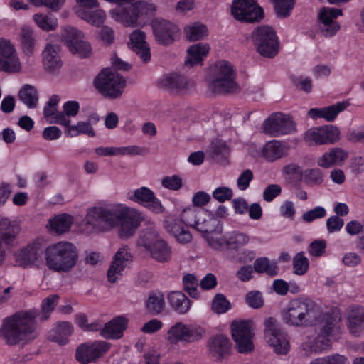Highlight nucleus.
<instances>
[{
    "instance_id": "nucleus-52",
    "label": "nucleus",
    "mask_w": 364,
    "mask_h": 364,
    "mask_svg": "<svg viewBox=\"0 0 364 364\" xmlns=\"http://www.w3.org/2000/svg\"><path fill=\"white\" fill-rule=\"evenodd\" d=\"M158 232L154 230H149L140 235L137 241V245L143 247L146 251L149 252L150 249L154 245L158 239Z\"/></svg>"
},
{
    "instance_id": "nucleus-31",
    "label": "nucleus",
    "mask_w": 364,
    "mask_h": 364,
    "mask_svg": "<svg viewBox=\"0 0 364 364\" xmlns=\"http://www.w3.org/2000/svg\"><path fill=\"white\" fill-rule=\"evenodd\" d=\"M348 153L341 148L333 147L318 159V165L328 168L333 166H340L347 159Z\"/></svg>"
},
{
    "instance_id": "nucleus-28",
    "label": "nucleus",
    "mask_w": 364,
    "mask_h": 364,
    "mask_svg": "<svg viewBox=\"0 0 364 364\" xmlns=\"http://www.w3.org/2000/svg\"><path fill=\"white\" fill-rule=\"evenodd\" d=\"M347 107L345 102H337L334 105L321 108H311L308 111V116L312 119H323L325 121L333 122L339 113Z\"/></svg>"
},
{
    "instance_id": "nucleus-53",
    "label": "nucleus",
    "mask_w": 364,
    "mask_h": 364,
    "mask_svg": "<svg viewBox=\"0 0 364 364\" xmlns=\"http://www.w3.org/2000/svg\"><path fill=\"white\" fill-rule=\"evenodd\" d=\"M342 15L343 12L341 9L323 7L318 13L319 23H323V22L326 23L337 22L336 21V18Z\"/></svg>"
},
{
    "instance_id": "nucleus-50",
    "label": "nucleus",
    "mask_w": 364,
    "mask_h": 364,
    "mask_svg": "<svg viewBox=\"0 0 364 364\" xmlns=\"http://www.w3.org/2000/svg\"><path fill=\"white\" fill-rule=\"evenodd\" d=\"M33 18L36 25L45 31H54L58 26L57 18L49 15L36 14L33 15Z\"/></svg>"
},
{
    "instance_id": "nucleus-56",
    "label": "nucleus",
    "mask_w": 364,
    "mask_h": 364,
    "mask_svg": "<svg viewBox=\"0 0 364 364\" xmlns=\"http://www.w3.org/2000/svg\"><path fill=\"white\" fill-rule=\"evenodd\" d=\"M231 308L230 303L223 294H218L212 302L213 311L218 314L227 312Z\"/></svg>"
},
{
    "instance_id": "nucleus-17",
    "label": "nucleus",
    "mask_w": 364,
    "mask_h": 364,
    "mask_svg": "<svg viewBox=\"0 0 364 364\" xmlns=\"http://www.w3.org/2000/svg\"><path fill=\"white\" fill-rule=\"evenodd\" d=\"M158 84L161 87L173 93H186L195 86L193 80L177 73L163 75L159 79Z\"/></svg>"
},
{
    "instance_id": "nucleus-59",
    "label": "nucleus",
    "mask_w": 364,
    "mask_h": 364,
    "mask_svg": "<svg viewBox=\"0 0 364 364\" xmlns=\"http://www.w3.org/2000/svg\"><path fill=\"white\" fill-rule=\"evenodd\" d=\"M309 259L302 252L296 254L293 259L294 273L298 275L304 274L309 269Z\"/></svg>"
},
{
    "instance_id": "nucleus-40",
    "label": "nucleus",
    "mask_w": 364,
    "mask_h": 364,
    "mask_svg": "<svg viewBox=\"0 0 364 364\" xmlns=\"http://www.w3.org/2000/svg\"><path fill=\"white\" fill-rule=\"evenodd\" d=\"M149 252L153 259L159 262H166L171 257V248L162 240L156 241Z\"/></svg>"
},
{
    "instance_id": "nucleus-12",
    "label": "nucleus",
    "mask_w": 364,
    "mask_h": 364,
    "mask_svg": "<svg viewBox=\"0 0 364 364\" xmlns=\"http://www.w3.org/2000/svg\"><path fill=\"white\" fill-rule=\"evenodd\" d=\"M340 131L333 125H324L309 129L304 134V141L310 146L333 144L340 139Z\"/></svg>"
},
{
    "instance_id": "nucleus-55",
    "label": "nucleus",
    "mask_w": 364,
    "mask_h": 364,
    "mask_svg": "<svg viewBox=\"0 0 364 364\" xmlns=\"http://www.w3.org/2000/svg\"><path fill=\"white\" fill-rule=\"evenodd\" d=\"M294 0H274L277 15L282 18L289 16L294 8Z\"/></svg>"
},
{
    "instance_id": "nucleus-10",
    "label": "nucleus",
    "mask_w": 364,
    "mask_h": 364,
    "mask_svg": "<svg viewBox=\"0 0 364 364\" xmlns=\"http://www.w3.org/2000/svg\"><path fill=\"white\" fill-rule=\"evenodd\" d=\"M204 333V329L200 326L188 325L179 321L169 328L166 339L173 345L180 342L193 343L200 340Z\"/></svg>"
},
{
    "instance_id": "nucleus-63",
    "label": "nucleus",
    "mask_w": 364,
    "mask_h": 364,
    "mask_svg": "<svg viewBox=\"0 0 364 364\" xmlns=\"http://www.w3.org/2000/svg\"><path fill=\"white\" fill-rule=\"evenodd\" d=\"M326 210L321 206H317L312 210L304 213L302 220L306 223H311L316 219L324 218Z\"/></svg>"
},
{
    "instance_id": "nucleus-45",
    "label": "nucleus",
    "mask_w": 364,
    "mask_h": 364,
    "mask_svg": "<svg viewBox=\"0 0 364 364\" xmlns=\"http://www.w3.org/2000/svg\"><path fill=\"white\" fill-rule=\"evenodd\" d=\"M184 33L187 40L196 41L208 35V28L200 23L194 22L185 27Z\"/></svg>"
},
{
    "instance_id": "nucleus-16",
    "label": "nucleus",
    "mask_w": 364,
    "mask_h": 364,
    "mask_svg": "<svg viewBox=\"0 0 364 364\" xmlns=\"http://www.w3.org/2000/svg\"><path fill=\"white\" fill-rule=\"evenodd\" d=\"M110 348V344L104 341L87 342L80 345L75 353L77 360L88 364L98 360Z\"/></svg>"
},
{
    "instance_id": "nucleus-42",
    "label": "nucleus",
    "mask_w": 364,
    "mask_h": 364,
    "mask_svg": "<svg viewBox=\"0 0 364 364\" xmlns=\"http://www.w3.org/2000/svg\"><path fill=\"white\" fill-rule=\"evenodd\" d=\"M164 296L161 292L153 291L150 293L146 301V310L153 315L161 313L164 309Z\"/></svg>"
},
{
    "instance_id": "nucleus-3",
    "label": "nucleus",
    "mask_w": 364,
    "mask_h": 364,
    "mask_svg": "<svg viewBox=\"0 0 364 364\" xmlns=\"http://www.w3.org/2000/svg\"><path fill=\"white\" fill-rule=\"evenodd\" d=\"M323 314L321 307L309 297L290 300L281 311L283 322L293 327L317 326Z\"/></svg>"
},
{
    "instance_id": "nucleus-35",
    "label": "nucleus",
    "mask_w": 364,
    "mask_h": 364,
    "mask_svg": "<svg viewBox=\"0 0 364 364\" xmlns=\"http://www.w3.org/2000/svg\"><path fill=\"white\" fill-rule=\"evenodd\" d=\"M20 232L19 225L6 218L0 217V241L11 244Z\"/></svg>"
},
{
    "instance_id": "nucleus-34",
    "label": "nucleus",
    "mask_w": 364,
    "mask_h": 364,
    "mask_svg": "<svg viewBox=\"0 0 364 364\" xmlns=\"http://www.w3.org/2000/svg\"><path fill=\"white\" fill-rule=\"evenodd\" d=\"M208 348L212 357L220 360L229 353L230 340L224 335H218L210 339L208 343Z\"/></svg>"
},
{
    "instance_id": "nucleus-32",
    "label": "nucleus",
    "mask_w": 364,
    "mask_h": 364,
    "mask_svg": "<svg viewBox=\"0 0 364 364\" xmlns=\"http://www.w3.org/2000/svg\"><path fill=\"white\" fill-rule=\"evenodd\" d=\"M127 319L124 316H117L105 324L100 336L107 339L120 338L127 326Z\"/></svg>"
},
{
    "instance_id": "nucleus-46",
    "label": "nucleus",
    "mask_w": 364,
    "mask_h": 364,
    "mask_svg": "<svg viewBox=\"0 0 364 364\" xmlns=\"http://www.w3.org/2000/svg\"><path fill=\"white\" fill-rule=\"evenodd\" d=\"M205 215V213L203 210H200L195 207H188L183 209L178 216L188 227L196 228L198 221L201 220L203 215Z\"/></svg>"
},
{
    "instance_id": "nucleus-37",
    "label": "nucleus",
    "mask_w": 364,
    "mask_h": 364,
    "mask_svg": "<svg viewBox=\"0 0 364 364\" xmlns=\"http://www.w3.org/2000/svg\"><path fill=\"white\" fill-rule=\"evenodd\" d=\"M60 97L57 95H53L44 106L43 116L50 124L61 125V122L65 119L61 111H58L57 109Z\"/></svg>"
},
{
    "instance_id": "nucleus-44",
    "label": "nucleus",
    "mask_w": 364,
    "mask_h": 364,
    "mask_svg": "<svg viewBox=\"0 0 364 364\" xmlns=\"http://www.w3.org/2000/svg\"><path fill=\"white\" fill-rule=\"evenodd\" d=\"M20 100L31 109L37 107L38 102V95L36 89L31 85H24L18 94Z\"/></svg>"
},
{
    "instance_id": "nucleus-24",
    "label": "nucleus",
    "mask_w": 364,
    "mask_h": 364,
    "mask_svg": "<svg viewBox=\"0 0 364 364\" xmlns=\"http://www.w3.org/2000/svg\"><path fill=\"white\" fill-rule=\"evenodd\" d=\"M152 26L157 41L164 45L172 43L178 32V28L166 20H155Z\"/></svg>"
},
{
    "instance_id": "nucleus-48",
    "label": "nucleus",
    "mask_w": 364,
    "mask_h": 364,
    "mask_svg": "<svg viewBox=\"0 0 364 364\" xmlns=\"http://www.w3.org/2000/svg\"><path fill=\"white\" fill-rule=\"evenodd\" d=\"M61 114L65 119L61 122L62 126H68L71 123L70 118L77 115L80 111V103L75 100H69L63 105Z\"/></svg>"
},
{
    "instance_id": "nucleus-22",
    "label": "nucleus",
    "mask_w": 364,
    "mask_h": 364,
    "mask_svg": "<svg viewBox=\"0 0 364 364\" xmlns=\"http://www.w3.org/2000/svg\"><path fill=\"white\" fill-rule=\"evenodd\" d=\"M21 68L14 46L6 40H0V70L18 72Z\"/></svg>"
},
{
    "instance_id": "nucleus-21",
    "label": "nucleus",
    "mask_w": 364,
    "mask_h": 364,
    "mask_svg": "<svg viewBox=\"0 0 364 364\" xmlns=\"http://www.w3.org/2000/svg\"><path fill=\"white\" fill-rule=\"evenodd\" d=\"M166 231L181 244L188 243L192 240V235L188 226L179 216H168L164 223Z\"/></svg>"
},
{
    "instance_id": "nucleus-41",
    "label": "nucleus",
    "mask_w": 364,
    "mask_h": 364,
    "mask_svg": "<svg viewBox=\"0 0 364 364\" xmlns=\"http://www.w3.org/2000/svg\"><path fill=\"white\" fill-rule=\"evenodd\" d=\"M221 228L222 225L216 218L205 213V215H203L201 220L198 221L195 229L200 232L203 237H205V235H210Z\"/></svg>"
},
{
    "instance_id": "nucleus-25",
    "label": "nucleus",
    "mask_w": 364,
    "mask_h": 364,
    "mask_svg": "<svg viewBox=\"0 0 364 364\" xmlns=\"http://www.w3.org/2000/svg\"><path fill=\"white\" fill-rule=\"evenodd\" d=\"M59 50L60 49L58 46L47 43L42 52L43 68L50 74L58 73L62 67Z\"/></svg>"
},
{
    "instance_id": "nucleus-4",
    "label": "nucleus",
    "mask_w": 364,
    "mask_h": 364,
    "mask_svg": "<svg viewBox=\"0 0 364 364\" xmlns=\"http://www.w3.org/2000/svg\"><path fill=\"white\" fill-rule=\"evenodd\" d=\"M46 267L54 272L68 273L77 265L79 255L77 247L68 241L50 244L44 250Z\"/></svg>"
},
{
    "instance_id": "nucleus-30",
    "label": "nucleus",
    "mask_w": 364,
    "mask_h": 364,
    "mask_svg": "<svg viewBox=\"0 0 364 364\" xmlns=\"http://www.w3.org/2000/svg\"><path fill=\"white\" fill-rule=\"evenodd\" d=\"M347 326L350 332L359 336L364 331V307L351 306L347 313Z\"/></svg>"
},
{
    "instance_id": "nucleus-9",
    "label": "nucleus",
    "mask_w": 364,
    "mask_h": 364,
    "mask_svg": "<svg viewBox=\"0 0 364 364\" xmlns=\"http://www.w3.org/2000/svg\"><path fill=\"white\" fill-rule=\"evenodd\" d=\"M264 339L277 354L285 355L290 350L287 333L282 331L278 321L273 317L264 320Z\"/></svg>"
},
{
    "instance_id": "nucleus-26",
    "label": "nucleus",
    "mask_w": 364,
    "mask_h": 364,
    "mask_svg": "<svg viewBox=\"0 0 364 364\" xmlns=\"http://www.w3.org/2000/svg\"><path fill=\"white\" fill-rule=\"evenodd\" d=\"M129 48L141 58L144 63L151 60L150 48L146 41L145 33L140 30H135L129 36Z\"/></svg>"
},
{
    "instance_id": "nucleus-5",
    "label": "nucleus",
    "mask_w": 364,
    "mask_h": 364,
    "mask_svg": "<svg viewBox=\"0 0 364 364\" xmlns=\"http://www.w3.org/2000/svg\"><path fill=\"white\" fill-rule=\"evenodd\" d=\"M317 325H318V333L315 336L318 353H323L328 351L331 348L330 337L336 336L341 333L342 318L339 310L333 308L329 311L325 312Z\"/></svg>"
},
{
    "instance_id": "nucleus-27",
    "label": "nucleus",
    "mask_w": 364,
    "mask_h": 364,
    "mask_svg": "<svg viewBox=\"0 0 364 364\" xmlns=\"http://www.w3.org/2000/svg\"><path fill=\"white\" fill-rule=\"evenodd\" d=\"M100 121V117L95 112H92L86 121H79L75 124H69L65 126L68 129V134L70 136H76L80 134H86L90 137L95 136V132L92 127Z\"/></svg>"
},
{
    "instance_id": "nucleus-20",
    "label": "nucleus",
    "mask_w": 364,
    "mask_h": 364,
    "mask_svg": "<svg viewBox=\"0 0 364 364\" xmlns=\"http://www.w3.org/2000/svg\"><path fill=\"white\" fill-rule=\"evenodd\" d=\"M41 254V244L37 241L32 242L15 253V262L20 267H32L39 262Z\"/></svg>"
},
{
    "instance_id": "nucleus-11",
    "label": "nucleus",
    "mask_w": 364,
    "mask_h": 364,
    "mask_svg": "<svg viewBox=\"0 0 364 364\" xmlns=\"http://www.w3.org/2000/svg\"><path fill=\"white\" fill-rule=\"evenodd\" d=\"M62 38L69 51L78 57L85 58L91 55L92 48L84 38V33L77 28L66 26L61 33Z\"/></svg>"
},
{
    "instance_id": "nucleus-36",
    "label": "nucleus",
    "mask_w": 364,
    "mask_h": 364,
    "mask_svg": "<svg viewBox=\"0 0 364 364\" xmlns=\"http://www.w3.org/2000/svg\"><path fill=\"white\" fill-rule=\"evenodd\" d=\"M75 9V14L82 20L86 21L92 26L100 27L105 22L107 15L102 9Z\"/></svg>"
},
{
    "instance_id": "nucleus-38",
    "label": "nucleus",
    "mask_w": 364,
    "mask_h": 364,
    "mask_svg": "<svg viewBox=\"0 0 364 364\" xmlns=\"http://www.w3.org/2000/svg\"><path fill=\"white\" fill-rule=\"evenodd\" d=\"M168 301L172 309L180 314L187 313L191 305V301L181 291L171 292Z\"/></svg>"
},
{
    "instance_id": "nucleus-60",
    "label": "nucleus",
    "mask_w": 364,
    "mask_h": 364,
    "mask_svg": "<svg viewBox=\"0 0 364 364\" xmlns=\"http://www.w3.org/2000/svg\"><path fill=\"white\" fill-rule=\"evenodd\" d=\"M346 358L339 354H333L313 359L309 364H346Z\"/></svg>"
},
{
    "instance_id": "nucleus-64",
    "label": "nucleus",
    "mask_w": 364,
    "mask_h": 364,
    "mask_svg": "<svg viewBox=\"0 0 364 364\" xmlns=\"http://www.w3.org/2000/svg\"><path fill=\"white\" fill-rule=\"evenodd\" d=\"M319 31L322 36L325 38H331L336 35L341 28L340 24L338 22H333L326 23H319Z\"/></svg>"
},
{
    "instance_id": "nucleus-7",
    "label": "nucleus",
    "mask_w": 364,
    "mask_h": 364,
    "mask_svg": "<svg viewBox=\"0 0 364 364\" xmlns=\"http://www.w3.org/2000/svg\"><path fill=\"white\" fill-rule=\"evenodd\" d=\"M93 84L102 96L116 99L122 95L126 82L118 73L109 68H104L95 77Z\"/></svg>"
},
{
    "instance_id": "nucleus-8",
    "label": "nucleus",
    "mask_w": 364,
    "mask_h": 364,
    "mask_svg": "<svg viewBox=\"0 0 364 364\" xmlns=\"http://www.w3.org/2000/svg\"><path fill=\"white\" fill-rule=\"evenodd\" d=\"M250 38L255 50L260 55L271 58L278 53V37L271 27H257L252 32Z\"/></svg>"
},
{
    "instance_id": "nucleus-54",
    "label": "nucleus",
    "mask_w": 364,
    "mask_h": 364,
    "mask_svg": "<svg viewBox=\"0 0 364 364\" xmlns=\"http://www.w3.org/2000/svg\"><path fill=\"white\" fill-rule=\"evenodd\" d=\"M228 248H238L247 245L250 238L243 232H232L227 234Z\"/></svg>"
},
{
    "instance_id": "nucleus-39",
    "label": "nucleus",
    "mask_w": 364,
    "mask_h": 364,
    "mask_svg": "<svg viewBox=\"0 0 364 364\" xmlns=\"http://www.w3.org/2000/svg\"><path fill=\"white\" fill-rule=\"evenodd\" d=\"M210 47L207 43H199L191 46L188 50V58L185 63L190 66L200 63L208 53Z\"/></svg>"
},
{
    "instance_id": "nucleus-62",
    "label": "nucleus",
    "mask_w": 364,
    "mask_h": 364,
    "mask_svg": "<svg viewBox=\"0 0 364 364\" xmlns=\"http://www.w3.org/2000/svg\"><path fill=\"white\" fill-rule=\"evenodd\" d=\"M161 185L169 190L178 191L183 186L181 178L178 175H172L164 177L161 180Z\"/></svg>"
},
{
    "instance_id": "nucleus-33",
    "label": "nucleus",
    "mask_w": 364,
    "mask_h": 364,
    "mask_svg": "<svg viewBox=\"0 0 364 364\" xmlns=\"http://www.w3.org/2000/svg\"><path fill=\"white\" fill-rule=\"evenodd\" d=\"M73 332V326L68 321H59L54 324L49 331L48 338L59 345H65L68 343L69 337Z\"/></svg>"
},
{
    "instance_id": "nucleus-29",
    "label": "nucleus",
    "mask_w": 364,
    "mask_h": 364,
    "mask_svg": "<svg viewBox=\"0 0 364 364\" xmlns=\"http://www.w3.org/2000/svg\"><path fill=\"white\" fill-rule=\"evenodd\" d=\"M289 146L286 143L272 140L267 142L262 149V156L269 162H274L288 155Z\"/></svg>"
},
{
    "instance_id": "nucleus-49",
    "label": "nucleus",
    "mask_w": 364,
    "mask_h": 364,
    "mask_svg": "<svg viewBox=\"0 0 364 364\" xmlns=\"http://www.w3.org/2000/svg\"><path fill=\"white\" fill-rule=\"evenodd\" d=\"M254 269L257 272H265L269 276H275L278 272L276 262L269 260L267 257L257 259L254 262Z\"/></svg>"
},
{
    "instance_id": "nucleus-18",
    "label": "nucleus",
    "mask_w": 364,
    "mask_h": 364,
    "mask_svg": "<svg viewBox=\"0 0 364 364\" xmlns=\"http://www.w3.org/2000/svg\"><path fill=\"white\" fill-rule=\"evenodd\" d=\"M132 261L130 250L126 246L121 247L115 253L112 264L107 271V279L109 282L114 283L119 279L124 269Z\"/></svg>"
},
{
    "instance_id": "nucleus-61",
    "label": "nucleus",
    "mask_w": 364,
    "mask_h": 364,
    "mask_svg": "<svg viewBox=\"0 0 364 364\" xmlns=\"http://www.w3.org/2000/svg\"><path fill=\"white\" fill-rule=\"evenodd\" d=\"M183 283L185 291L193 298L198 296L197 289L198 281L196 277L192 274H186L183 278Z\"/></svg>"
},
{
    "instance_id": "nucleus-43",
    "label": "nucleus",
    "mask_w": 364,
    "mask_h": 364,
    "mask_svg": "<svg viewBox=\"0 0 364 364\" xmlns=\"http://www.w3.org/2000/svg\"><path fill=\"white\" fill-rule=\"evenodd\" d=\"M204 238L208 246L215 250L223 251L228 249V237L227 235H222V228L210 235H205Z\"/></svg>"
},
{
    "instance_id": "nucleus-15",
    "label": "nucleus",
    "mask_w": 364,
    "mask_h": 364,
    "mask_svg": "<svg viewBox=\"0 0 364 364\" xmlns=\"http://www.w3.org/2000/svg\"><path fill=\"white\" fill-rule=\"evenodd\" d=\"M232 336L236 343V348L240 353H248L252 351L253 334L251 331L250 321H234L231 324Z\"/></svg>"
},
{
    "instance_id": "nucleus-2",
    "label": "nucleus",
    "mask_w": 364,
    "mask_h": 364,
    "mask_svg": "<svg viewBox=\"0 0 364 364\" xmlns=\"http://www.w3.org/2000/svg\"><path fill=\"white\" fill-rule=\"evenodd\" d=\"M59 296L52 294L45 298L41 304V313L38 309L19 311L5 318L0 335L9 345L25 344L38 336L36 318L46 321L58 304Z\"/></svg>"
},
{
    "instance_id": "nucleus-51",
    "label": "nucleus",
    "mask_w": 364,
    "mask_h": 364,
    "mask_svg": "<svg viewBox=\"0 0 364 364\" xmlns=\"http://www.w3.org/2000/svg\"><path fill=\"white\" fill-rule=\"evenodd\" d=\"M20 37L23 52L26 55H31L33 53L35 46L32 30L28 26L22 27Z\"/></svg>"
},
{
    "instance_id": "nucleus-47",
    "label": "nucleus",
    "mask_w": 364,
    "mask_h": 364,
    "mask_svg": "<svg viewBox=\"0 0 364 364\" xmlns=\"http://www.w3.org/2000/svg\"><path fill=\"white\" fill-rule=\"evenodd\" d=\"M73 223V218L68 214L58 215L50 220V228L56 233L61 234L68 231Z\"/></svg>"
},
{
    "instance_id": "nucleus-57",
    "label": "nucleus",
    "mask_w": 364,
    "mask_h": 364,
    "mask_svg": "<svg viewBox=\"0 0 364 364\" xmlns=\"http://www.w3.org/2000/svg\"><path fill=\"white\" fill-rule=\"evenodd\" d=\"M303 178L309 185H319L323 181V174L319 168H309L304 171Z\"/></svg>"
},
{
    "instance_id": "nucleus-1",
    "label": "nucleus",
    "mask_w": 364,
    "mask_h": 364,
    "mask_svg": "<svg viewBox=\"0 0 364 364\" xmlns=\"http://www.w3.org/2000/svg\"><path fill=\"white\" fill-rule=\"evenodd\" d=\"M142 220L143 216L136 209L122 203H107L89 208L83 223L88 231L96 233L119 227V237L127 239L134 235Z\"/></svg>"
},
{
    "instance_id": "nucleus-19",
    "label": "nucleus",
    "mask_w": 364,
    "mask_h": 364,
    "mask_svg": "<svg viewBox=\"0 0 364 364\" xmlns=\"http://www.w3.org/2000/svg\"><path fill=\"white\" fill-rule=\"evenodd\" d=\"M130 200L145 205L150 210L159 213L163 211L160 200L156 198L154 193L149 188L142 186L127 193Z\"/></svg>"
},
{
    "instance_id": "nucleus-13",
    "label": "nucleus",
    "mask_w": 364,
    "mask_h": 364,
    "mask_svg": "<svg viewBox=\"0 0 364 364\" xmlns=\"http://www.w3.org/2000/svg\"><path fill=\"white\" fill-rule=\"evenodd\" d=\"M233 17L243 22H255L263 18V9L253 0H235L232 5Z\"/></svg>"
},
{
    "instance_id": "nucleus-14",
    "label": "nucleus",
    "mask_w": 364,
    "mask_h": 364,
    "mask_svg": "<svg viewBox=\"0 0 364 364\" xmlns=\"http://www.w3.org/2000/svg\"><path fill=\"white\" fill-rule=\"evenodd\" d=\"M263 129L264 133L277 137L294 132L296 124L289 116L275 113L264 121Z\"/></svg>"
},
{
    "instance_id": "nucleus-58",
    "label": "nucleus",
    "mask_w": 364,
    "mask_h": 364,
    "mask_svg": "<svg viewBox=\"0 0 364 364\" xmlns=\"http://www.w3.org/2000/svg\"><path fill=\"white\" fill-rule=\"evenodd\" d=\"M301 351L307 357L311 356L312 354H318L316 336H306L301 344Z\"/></svg>"
},
{
    "instance_id": "nucleus-6",
    "label": "nucleus",
    "mask_w": 364,
    "mask_h": 364,
    "mask_svg": "<svg viewBox=\"0 0 364 364\" xmlns=\"http://www.w3.org/2000/svg\"><path fill=\"white\" fill-rule=\"evenodd\" d=\"M235 77L232 65L225 60L218 61L211 68L208 80L209 90L213 93L237 92L240 88Z\"/></svg>"
},
{
    "instance_id": "nucleus-23",
    "label": "nucleus",
    "mask_w": 364,
    "mask_h": 364,
    "mask_svg": "<svg viewBox=\"0 0 364 364\" xmlns=\"http://www.w3.org/2000/svg\"><path fill=\"white\" fill-rule=\"evenodd\" d=\"M110 16L125 27H135L137 25L138 14L132 1L116 6L109 11Z\"/></svg>"
}]
</instances>
